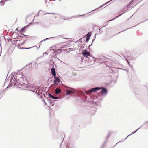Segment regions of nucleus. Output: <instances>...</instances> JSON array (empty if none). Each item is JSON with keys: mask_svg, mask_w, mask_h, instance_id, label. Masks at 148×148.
I'll use <instances>...</instances> for the list:
<instances>
[{"mask_svg": "<svg viewBox=\"0 0 148 148\" xmlns=\"http://www.w3.org/2000/svg\"><path fill=\"white\" fill-rule=\"evenodd\" d=\"M70 89H71V90H67L66 92V95H68L71 93H73V94H75L77 92L76 90L71 88H69Z\"/></svg>", "mask_w": 148, "mask_h": 148, "instance_id": "obj_1", "label": "nucleus"}, {"mask_svg": "<svg viewBox=\"0 0 148 148\" xmlns=\"http://www.w3.org/2000/svg\"><path fill=\"white\" fill-rule=\"evenodd\" d=\"M101 89V93L103 95H106L108 92V90L107 89L103 87H101L100 88Z\"/></svg>", "mask_w": 148, "mask_h": 148, "instance_id": "obj_2", "label": "nucleus"}, {"mask_svg": "<svg viewBox=\"0 0 148 148\" xmlns=\"http://www.w3.org/2000/svg\"><path fill=\"white\" fill-rule=\"evenodd\" d=\"M82 54L85 57L88 58V56H90V53L87 50H85L82 51Z\"/></svg>", "mask_w": 148, "mask_h": 148, "instance_id": "obj_3", "label": "nucleus"}, {"mask_svg": "<svg viewBox=\"0 0 148 148\" xmlns=\"http://www.w3.org/2000/svg\"><path fill=\"white\" fill-rule=\"evenodd\" d=\"M54 77L55 79L54 81L53 84L55 85H56L57 83H59L60 82V79L59 77H56V76Z\"/></svg>", "mask_w": 148, "mask_h": 148, "instance_id": "obj_4", "label": "nucleus"}, {"mask_svg": "<svg viewBox=\"0 0 148 148\" xmlns=\"http://www.w3.org/2000/svg\"><path fill=\"white\" fill-rule=\"evenodd\" d=\"M86 42H87L89 40L91 36V34L90 32H88L86 35Z\"/></svg>", "mask_w": 148, "mask_h": 148, "instance_id": "obj_5", "label": "nucleus"}, {"mask_svg": "<svg viewBox=\"0 0 148 148\" xmlns=\"http://www.w3.org/2000/svg\"><path fill=\"white\" fill-rule=\"evenodd\" d=\"M51 71L52 74L53 75L54 77L56 76V73L55 68L54 67L52 68Z\"/></svg>", "mask_w": 148, "mask_h": 148, "instance_id": "obj_6", "label": "nucleus"}, {"mask_svg": "<svg viewBox=\"0 0 148 148\" xmlns=\"http://www.w3.org/2000/svg\"><path fill=\"white\" fill-rule=\"evenodd\" d=\"M101 88L99 87H96L91 89L92 92H94L97 90H99Z\"/></svg>", "mask_w": 148, "mask_h": 148, "instance_id": "obj_7", "label": "nucleus"}, {"mask_svg": "<svg viewBox=\"0 0 148 148\" xmlns=\"http://www.w3.org/2000/svg\"><path fill=\"white\" fill-rule=\"evenodd\" d=\"M142 127V126H140V127L139 128H138V129H137V130L136 131H135V132H132V133H131V134H130V135H128V136L127 137H126V138H125L124 140H126V139L127 138V137H128L129 136H130L131 135H132V134H134V133H136V132H137V131L138 130H139V129H140L141 127Z\"/></svg>", "mask_w": 148, "mask_h": 148, "instance_id": "obj_8", "label": "nucleus"}, {"mask_svg": "<svg viewBox=\"0 0 148 148\" xmlns=\"http://www.w3.org/2000/svg\"><path fill=\"white\" fill-rule=\"evenodd\" d=\"M92 92L91 89H90L85 92V93L88 95H90Z\"/></svg>", "mask_w": 148, "mask_h": 148, "instance_id": "obj_9", "label": "nucleus"}, {"mask_svg": "<svg viewBox=\"0 0 148 148\" xmlns=\"http://www.w3.org/2000/svg\"><path fill=\"white\" fill-rule=\"evenodd\" d=\"M55 37H50V38H46L45 39H44V40H41L40 42V46H39V47H40V45H41L42 44V42H44V41H45L46 40H48V39H49L50 38H54Z\"/></svg>", "mask_w": 148, "mask_h": 148, "instance_id": "obj_10", "label": "nucleus"}, {"mask_svg": "<svg viewBox=\"0 0 148 148\" xmlns=\"http://www.w3.org/2000/svg\"><path fill=\"white\" fill-rule=\"evenodd\" d=\"M61 90L58 88H56L55 90V92L56 94H58L61 92Z\"/></svg>", "mask_w": 148, "mask_h": 148, "instance_id": "obj_11", "label": "nucleus"}, {"mask_svg": "<svg viewBox=\"0 0 148 148\" xmlns=\"http://www.w3.org/2000/svg\"><path fill=\"white\" fill-rule=\"evenodd\" d=\"M17 81L15 79V78H14V79H13V81H12V80H11L10 81V82H11V84H12L13 83H14V84L16 83V82Z\"/></svg>", "mask_w": 148, "mask_h": 148, "instance_id": "obj_12", "label": "nucleus"}, {"mask_svg": "<svg viewBox=\"0 0 148 148\" xmlns=\"http://www.w3.org/2000/svg\"><path fill=\"white\" fill-rule=\"evenodd\" d=\"M112 0H110V1H109L108 2H107L105 4H104L103 5H101L100 7H103L104 5H106V4H108V3H109L110 1H112Z\"/></svg>", "mask_w": 148, "mask_h": 148, "instance_id": "obj_13", "label": "nucleus"}, {"mask_svg": "<svg viewBox=\"0 0 148 148\" xmlns=\"http://www.w3.org/2000/svg\"><path fill=\"white\" fill-rule=\"evenodd\" d=\"M123 13V14H120L118 16H116L115 18H114V19H113L112 20H110L109 21H112L114 19H115L116 18L118 17H119V16H121V15H122V14H123V13Z\"/></svg>", "mask_w": 148, "mask_h": 148, "instance_id": "obj_14", "label": "nucleus"}, {"mask_svg": "<svg viewBox=\"0 0 148 148\" xmlns=\"http://www.w3.org/2000/svg\"><path fill=\"white\" fill-rule=\"evenodd\" d=\"M35 47V46H33V47H30L29 48L22 47V48H21V49H30L32 48V47Z\"/></svg>", "mask_w": 148, "mask_h": 148, "instance_id": "obj_15", "label": "nucleus"}, {"mask_svg": "<svg viewBox=\"0 0 148 148\" xmlns=\"http://www.w3.org/2000/svg\"><path fill=\"white\" fill-rule=\"evenodd\" d=\"M49 95L51 98L54 99V97L52 95H51V94L50 93H49Z\"/></svg>", "mask_w": 148, "mask_h": 148, "instance_id": "obj_16", "label": "nucleus"}, {"mask_svg": "<svg viewBox=\"0 0 148 148\" xmlns=\"http://www.w3.org/2000/svg\"><path fill=\"white\" fill-rule=\"evenodd\" d=\"M145 124H147V126H148V121H145L144 123V124L142 125V127Z\"/></svg>", "mask_w": 148, "mask_h": 148, "instance_id": "obj_17", "label": "nucleus"}, {"mask_svg": "<svg viewBox=\"0 0 148 148\" xmlns=\"http://www.w3.org/2000/svg\"><path fill=\"white\" fill-rule=\"evenodd\" d=\"M56 14V13H46L45 14Z\"/></svg>", "mask_w": 148, "mask_h": 148, "instance_id": "obj_18", "label": "nucleus"}, {"mask_svg": "<svg viewBox=\"0 0 148 148\" xmlns=\"http://www.w3.org/2000/svg\"><path fill=\"white\" fill-rule=\"evenodd\" d=\"M0 3L2 5V6L4 4V2L2 1H0Z\"/></svg>", "mask_w": 148, "mask_h": 148, "instance_id": "obj_19", "label": "nucleus"}, {"mask_svg": "<svg viewBox=\"0 0 148 148\" xmlns=\"http://www.w3.org/2000/svg\"><path fill=\"white\" fill-rule=\"evenodd\" d=\"M89 56L91 57H92V58L94 60V62H95V58L92 55H91L90 54V56Z\"/></svg>", "mask_w": 148, "mask_h": 148, "instance_id": "obj_20", "label": "nucleus"}, {"mask_svg": "<svg viewBox=\"0 0 148 148\" xmlns=\"http://www.w3.org/2000/svg\"><path fill=\"white\" fill-rule=\"evenodd\" d=\"M60 98V97H54V99H58Z\"/></svg>", "mask_w": 148, "mask_h": 148, "instance_id": "obj_21", "label": "nucleus"}, {"mask_svg": "<svg viewBox=\"0 0 148 148\" xmlns=\"http://www.w3.org/2000/svg\"><path fill=\"white\" fill-rule=\"evenodd\" d=\"M98 29L99 30L98 34H101L102 32V31L101 30H100L99 28Z\"/></svg>", "mask_w": 148, "mask_h": 148, "instance_id": "obj_22", "label": "nucleus"}, {"mask_svg": "<svg viewBox=\"0 0 148 148\" xmlns=\"http://www.w3.org/2000/svg\"><path fill=\"white\" fill-rule=\"evenodd\" d=\"M30 91L32 92H33L35 93H36L37 92V91H33V90H30Z\"/></svg>", "mask_w": 148, "mask_h": 148, "instance_id": "obj_23", "label": "nucleus"}, {"mask_svg": "<svg viewBox=\"0 0 148 148\" xmlns=\"http://www.w3.org/2000/svg\"><path fill=\"white\" fill-rule=\"evenodd\" d=\"M114 83H116V80H114L112 81Z\"/></svg>", "mask_w": 148, "mask_h": 148, "instance_id": "obj_24", "label": "nucleus"}, {"mask_svg": "<svg viewBox=\"0 0 148 148\" xmlns=\"http://www.w3.org/2000/svg\"><path fill=\"white\" fill-rule=\"evenodd\" d=\"M24 30V28H23L21 29V31H23Z\"/></svg>", "mask_w": 148, "mask_h": 148, "instance_id": "obj_25", "label": "nucleus"}, {"mask_svg": "<svg viewBox=\"0 0 148 148\" xmlns=\"http://www.w3.org/2000/svg\"><path fill=\"white\" fill-rule=\"evenodd\" d=\"M19 76H20V77H21V76H22V74H19Z\"/></svg>", "mask_w": 148, "mask_h": 148, "instance_id": "obj_26", "label": "nucleus"}, {"mask_svg": "<svg viewBox=\"0 0 148 148\" xmlns=\"http://www.w3.org/2000/svg\"><path fill=\"white\" fill-rule=\"evenodd\" d=\"M40 11V10L39 11V12L38 13V14H37V15L36 16H39V12Z\"/></svg>", "mask_w": 148, "mask_h": 148, "instance_id": "obj_27", "label": "nucleus"}, {"mask_svg": "<svg viewBox=\"0 0 148 148\" xmlns=\"http://www.w3.org/2000/svg\"><path fill=\"white\" fill-rule=\"evenodd\" d=\"M126 60L127 61V62H128V64H129V66H130V63H129V62L128 61L127 59H126Z\"/></svg>", "mask_w": 148, "mask_h": 148, "instance_id": "obj_28", "label": "nucleus"}, {"mask_svg": "<svg viewBox=\"0 0 148 148\" xmlns=\"http://www.w3.org/2000/svg\"><path fill=\"white\" fill-rule=\"evenodd\" d=\"M94 10H92V11H90V12H89L88 13H86V14H88V13H90L91 12H92V11H93Z\"/></svg>", "mask_w": 148, "mask_h": 148, "instance_id": "obj_29", "label": "nucleus"}, {"mask_svg": "<svg viewBox=\"0 0 148 148\" xmlns=\"http://www.w3.org/2000/svg\"><path fill=\"white\" fill-rule=\"evenodd\" d=\"M43 101H44V102L45 103V104H46H46H46V102H45V100H43Z\"/></svg>", "mask_w": 148, "mask_h": 148, "instance_id": "obj_30", "label": "nucleus"}, {"mask_svg": "<svg viewBox=\"0 0 148 148\" xmlns=\"http://www.w3.org/2000/svg\"><path fill=\"white\" fill-rule=\"evenodd\" d=\"M106 25L105 26H103V27H102L100 29H102L103 27H106Z\"/></svg>", "mask_w": 148, "mask_h": 148, "instance_id": "obj_31", "label": "nucleus"}, {"mask_svg": "<svg viewBox=\"0 0 148 148\" xmlns=\"http://www.w3.org/2000/svg\"><path fill=\"white\" fill-rule=\"evenodd\" d=\"M84 15V14H83V15H78V16H82V15Z\"/></svg>", "mask_w": 148, "mask_h": 148, "instance_id": "obj_32", "label": "nucleus"}, {"mask_svg": "<svg viewBox=\"0 0 148 148\" xmlns=\"http://www.w3.org/2000/svg\"><path fill=\"white\" fill-rule=\"evenodd\" d=\"M119 69H122V70H124L122 68H119Z\"/></svg>", "mask_w": 148, "mask_h": 148, "instance_id": "obj_33", "label": "nucleus"}, {"mask_svg": "<svg viewBox=\"0 0 148 148\" xmlns=\"http://www.w3.org/2000/svg\"><path fill=\"white\" fill-rule=\"evenodd\" d=\"M45 53H47V54H48V53H46V52H45V53H44L43 54H44Z\"/></svg>", "mask_w": 148, "mask_h": 148, "instance_id": "obj_34", "label": "nucleus"}, {"mask_svg": "<svg viewBox=\"0 0 148 148\" xmlns=\"http://www.w3.org/2000/svg\"><path fill=\"white\" fill-rule=\"evenodd\" d=\"M26 41V40H25V41H24V42H23V44H24L25 42V41Z\"/></svg>", "mask_w": 148, "mask_h": 148, "instance_id": "obj_35", "label": "nucleus"}, {"mask_svg": "<svg viewBox=\"0 0 148 148\" xmlns=\"http://www.w3.org/2000/svg\"><path fill=\"white\" fill-rule=\"evenodd\" d=\"M109 137V135H108V136H107V137H108H108Z\"/></svg>", "mask_w": 148, "mask_h": 148, "instance_id": "obj_36", "label": "nucleus"}, {"mask_svg": "<svg viewBox=\"0 0 148 148\" xmlns=\"http://www.w3.org/2000/svg\"><path fill=\"white\" fill-rule=\"evenodd\" d=\"M43 96H44V97H45V95L44 94L43 95Z\"/></svg>", "mask_w": 148, "mask_h": 148, "instance_id": "obj_37", "label": "nucleus"}, {"mask_svg": "<svg viewBox=\"0 0 148 148\" xmlns=\"http://www.w3.org/2000/svg\"><path fill=\"white\" fill-rule=\"evenodd\" d=\"M23 35H24V36H27V35H24V34H22Z\"/></svg>", "mask_w": 148, "mask_h": 148, "instance_id": "obj_38", "label": "nucleus"}, {"mask_svg": "<svg viewBox=\"0 0 148 148\" xmlns=\"http://www.w3.org/2000/svg\"><path fill=\"white\" fill-rule=\"evenodd\" d=\"M39 88L38 87L37 88V90H39Z\"/></svg>", "mask_w": 148, "mask_h": 148, "instance_id": "obj_39", "label": "nucleus"}, {"mask_svg": "<svg viewBox=\"0 0 148 148\" xmlns=\"http://www.w3.org/2000/svg\"><path fill=\"white\" fill-rule=\"evenodd\" d=\"M94 40H94H93L92 41V42H93V41Z\"/></svg>", "mask_w": 148, "mask_h": 148, "instance_id": "obj_40", "label": "nucleus"}, {"mask_svg": "<svg viewBox=\"0 0 148 148\" xmlns=\"http://www.w3.org/2000/svg\"><path fill=\"white\" fill-rule=\"evenodd\" d=\"M118 143H118H116V144L115 145V146L117 144V143Z\"/></svg>", "mask_w": 148, "mask_h": 148, "instance_id": "obj_41", "label": "nucleus"}, {"mask_svg": "<svg viewBox=\"0 0 148 148\" xmlns=\"http://www.w3.org/2000/svg\"><path fill=\"white\" fill-rule=\"evenodd\" d=\"M62 144V143H61V144H60V145H61Z\"/></svg>", "mask_w": 148, "mask_h": 148, "instance_id": "obj_42", "label": "nucleus"}, {"mask_svg": "<svg viewBox=\"0 0 148 148\" xmlns=\"http://www.w3.org/2000/svg\"><path fill=\"white\" fill-rule=\"evenodd\" d=\"M54 62H53V64H54Z\"/></svg>", "mask_w": 148, "mask_h": 148, "instance_id": "obj_43", "label": "nucleus"}, {"mask_svg": "<svg viewBox=\"0 0 148 148\" xmlns=\"http://www.w3.org/2000/svg\"><path fill=\"white\" fill-rule=\"evenodd\" d=\"M90 45H89V47H90Z\"/></svg>", "mask_w": 148, "mask_h": 148, "instance_id": "obj_44", "label": "nucleus"}, {"mask_svg": "<svg viewBox=\"0 0 148 148\" xmlns=\"http://www.w3.org/2000/svg\"><path fill=\"white\" fill-rule=\"evenodd\" d=\"M17 30V28L16 29V30Z\"/></svg>", "mask_w": 148, "mask_h": 148, "instance_id": "obj_45", "label": "nucleus"}, {"mask_svg": "<svg viewBox=\"0 0 148 148\" xmlns=\"http://www.w3.org/2000/svg\"><path fill=\"white\" fill-rule=\"evenodd\" d=\"M71 49V48H70V49Z\"/></svg>", "mask_w": 148, "mask_h": 148, "instance_id": "obj_46", "label": "nucleus"}, {"mask_svg": "<svg viewBox=\"0 0 148 148\" xmlns=\"http://www.w3.org/2000/svg\"><path fill=\"white\" fill-rule=\"evenodd\" d=\"M46 0H45V1H46Z\"/></svg>", "mask_w": 148, "mask_h": 148, "instance_id": "obj_47", "label": "nucleus"}]
</instances>
